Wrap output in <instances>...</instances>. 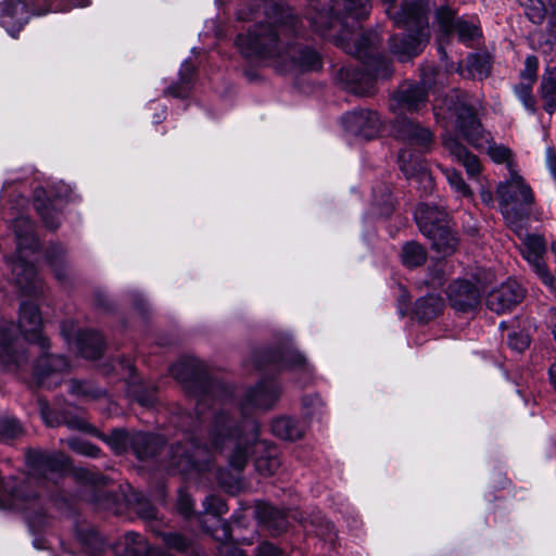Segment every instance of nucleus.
Listing matches in <instances>:
<instances>
[{
	"label": "nucleus",
	"instance_id": "nucleus-1",
	"mask_svg": "<svg viewBox=\"0 0 556 556\" xmlns=\"http://www.w3.org/2000/svg\"><path fill=\"white\" fill-rule=\"evenodd\" d=\"M208 441L211 448L194 441L172 446L169 466L184 475L203 471L208 469L212 450L223 451L225 447L230 448L229 464L237 470L244 468L252 453L262 454L255 458V468L261 475L271 476L280 466L276 447L258 440V426L254 421H245L237 429L228 416L217 414L208 430Z\"/></svg>",
	"mask_w": 556,
	"mask_h": 556
},
{
	"label": "nucleus",
	"instance_id": "nucleus-2",
	"mask_svg": "<svg viewBox=\"0 0 556 556\" xmlns=\"http://www.w3.org/2000/svg\"><path fill=\"white\" fill-rule=\"evenodd\" d=\"M263 9L264 20L237 38L236 45L242 55L269 61L283 72L320 68V58L315 50L290 45L298 30L291 10L274 0L270 4L264 2Z\"/></svg>",
	"mask_w": 556,
	"mask_h": 556
},
{
	"label": "nucleus",
	"instance_id": "nucleus-3",
	"mask_svg": "<svg viewBox=\"0 0 556 556\" xmlns=\"http://www.w3.org/2000/svg\"><path fill=\"white\" fill-rule=\"evenodd\" d=\"M329 10L315 8L308 18L312 27L321 36L333 40L349 53L361 54L366 45L358 42L361 33L348 28V18L359 21L368 14L367 0H358L359 10L355 9L354 0H330Z\"/></svg>",
	"mask_w": 556,
	"mask_h": 556
},
{
	"label": "nucleus",
	"instance_id": "nucleus-4",
	"mask_svg": "<svg viewBox=\"0 0 556 556\" xmlns=\"http://www.w3.org/2000/svg\"><path fill=\"white\" fill-rule=\"evenodd\" d=\"M387 8V13L393 18L399 27L407 30L403 38L391 39V50L401 60L406 61L416 56L422 46L429 40L430 33L428 22L422 7L418 3L405 4L401 12L391 15V5L395 0H381Z\"/></svg>",
	"mask_w": 556,
	"mask_h": 556
},
{
	"label": "nucleus",
	"instance_id": "nucleus-5",
	"mask_svg": "<svg viewBox=\"0 0 556 556\" xmlns=\"http://www.w3.org/2000/svg\"><path fill=\"white\" fill-rule=\"evenodd\" d=\"M451 116H455L456 129L472 147L485 150L496 163L509 162L511 152L502 144H495L488 132L481 127L472 106L459 101L448 108Z\"/></svg>",
	"mask_w": 556,
	"mask_h": 556
},
{
	"label": "nucleus",
	"instance_id": "nucleus-6",
	"mask_svg": "<svg viewBox=\"0 0 556 556\" xmlns=\"http://www.w3.org/2000/svg\"><path fill=\"white\" fill-rule=\"evenodd\" d=\"M13 229L17 244L16 257L11 265L13 279L25 291H31L35 286L36 269L30 256L38 249V240L31 223L24 215L15 218Z\"/></svg>",
	"mask_w": 556,
	"mask_h": 556
},
{
	"label": "nucleus",
	"instance_id": "nucleus-7",
	"mask_svg": "<svg viewBox=\"0 0 556 556\" xmlns=\"http://www.w3.org/2000/svg\"><path fill=\"white\" fill-rule=\"evenodd\" d=\"M22 180L23 178L18 174H12L4 180L1 194V197L9 203L18 207L31 205L33 208H47V206L49 204H53L54 201L70 202L76 197L75 191L70 185L59 181L51 187L49 194L41 187L35 188L33 192V200L29 202V200L25 199V197L20 193L15 198V186Z\"/></svg>",
	"mask_w": 556,
	"mask_h": 556
},
{
	"label": "nucleus",
	"instance_id": "nucleus-8",
	"mask_svg": "<svg viewBox=\"0 0 556 556\" xmlns=\"http://www.w3.org/2000/svg\"><path fill=\"white\" fill-rule=\"evenodd\" d=\"M60 4L61 0H3L0 2V26L15 37L31 14L41 15L49 10L63 11L56 8Z\"/></svg>",
	"mask_w": 556,
	"mask_h": 556
},
{
	"label": "nucleus",
	"instance_id": "nucleus-9",
	"mask_svg": "<svg viewBox=\"0 0 556 556\" xmlns=\"http://www.w3.org/2000/svg\"><path fill=\"white\" fill-rule=\"evenodd\" d=\"M415 220L438 253L447 256L456 251L458 239L443 211H416Z\"/></svg>",
	"mask_w": 556,
	"mask_h": 556
},
{
	"label": "nucleus",
	"instance_id": "nucleus-10",
	"mask_svg": "<svg viewBox=\"0 0 556 556\" xmlns=\"http://www.w3.org/2000/svg\"><path fill=\"white\" fill-rule=\"evenodd\" d=\"M520 252L542 283L549 290L555 291L556 278L544 260L546 253V241L544 237L526 233L522 238Z\"/></svg>",
	"mask_w": 556,
	"mask_h": 556
},
{
	"label": "nucleus",
	"instance_id": "nucleus-11",
	"mask_svg": "<svg viewBox=\"0 0 556 556\" xmlns=\"http://www.w3.org/2000/svg\"><path fill=\"white\" fill-rule=\"evenodd\" d=\"M399 139L406 144L416 148L419 152H427L433 146V134L407 117L399 116L393 125Z\"/></svg>",
	"mask_w": 556,
	"mask_h": 556
},
{
	"label": "nucleus",
	"instance_id": "nucleus-12",
	"mask_svg": "<svg viewBox=\"0 0 556 556\" xmlns=\"http://www.w3.org/2000/svg\"><path fill=\"white\" fill-rule=\"evenodd\" d=\"M342 125L348 132L366 139L375 138L381 129L379 115L369 110L346 113L342 117Z\"/></svg>",
	"mask_w": 556,
	"mask_h": 556
},
{
	"label": "nucleus",
	"instance_id": "nucleus-13",
	"mask_svg": "<svg viewBox=\"0 0 556 556\" xmlns=\"http://www.w3.org/2000/svg\"><path fill=\"white\" fill-rule=\"evenodd\" d=\"M13 329L11 323L0 321V365L5 369L21 368L25 364V351L12 334Z\"/></svg>",
	"mask_w": 556,
	"mask_h": 556
},
{
	"label": "nucleus",
	"instance_id": "nucleus-14",
	"mask_svg": "<svg viewBox=\"0 0 556 556\" xmlns=\"http://www.w3.org/2000/svg\"><path fill=\"white\" fill-rule=\"evenodd\" d=\"M523 298L521 286L515 280H507L488 294L486 305L491 311L503 314L513 309Z\"/></svg>",
	"mask_w": 556,
	"mask_h": 556
},
{
	"label": "nucleus",
	"instance_id": "nucleus-15",
	"mask_svg": "<svg viewBox=\"0 0 556 556\" xmlns=\"http://www.w3.org/2000/svg\"><path fill=\"white\" fill-rule=\"evenodd\" d=\"M18 327L26 340L37 342L42 351L48 348V340L41 334L42 319L37 305L21 304Z\"/></svg>",
	"mask_w": 556,
	"mask_h": 556
},
{
	"label": "nucleus",
	"instance_id": "nucleus-16",
	"mask_svg": "<svg viewBox=\"0 0 556 556\" xmlns=\"http://www.w3.org/2000/svg\"><path fill=\"white\" fill-rule=\"evenodd\" d=\"M68 369V362L60 355L43 354L37 361L34 376L40 386L52 387L60 383L59 374Z\"/></svg>",
	"mask_w": 556,
	"mask_h": 556
},
{
	"label": "nucleus",
	"instance_id": "nucleus-17",
	"mask_svg": "<svg viewBox=\"0 0 556 556\" xmlns=\"http://www.w3.org/2000/svg\"><path fill=\"white\" fill-rule=\"evenodd\" d=\"M33 470L47 478L54 473H62L70 467L68 458L60 452L43 453L33 452L27 456Z\"/></svg>",
	"mask_w": 556,
	"mask_h": 556
},
{
	"label": "nucleus",
	"instance_id": "nucleus-18",
	"mask_svg": "<svg viewBox=\"0 0 556 556\" xmlns=\"http://www.w3.org/2000/svg\"><path fill=\"white\" fill-rule=\"evenodd\" d=\"M279 397V388L273 380H262L248 391L243 403V409L270 408Z\"/></svg>",
	"mask_w": 556,
	"mask_h": 556
},
{
	"label": "nucleus",
	"instance_id": "nucleus-19",
	"mask_svg": "<svg viewBox=\"0 0 556 556\" xmlns=\"http://www.w3.org/2000/svg\"><path fill=\"white\" fill-rule=\"evenodd\" d=\"M447 298L455 309L469 311L478 305L480 295L475 285L467 280H457L448 286Z\"/></svg>",
	"mask_w": 556,
	"mask_h": 556
},
{
	"label": "nucleus",
	"instance_id": "nucleus-20",
	"mask_svg": "<svg viewBox=\"0 0 556 556\" xmlns=\"http://www.w3.org/2000/svg\"><path fill=\"white\" fill-rule=\"evenodd\" d=\"M392 109L408 112H418L426 105L427 93L425 89L417 85H403L393 96Z\"/></svg>",
	"mask_w": 556,
	"mask_h": 556
},
{
	"label": "nucleus",
	"instance_id": "nucleus-21",
	"mask_svg": "<svg viewBox=\"0 0 556 556\" xmlns=\"http://www.w3.org/2000/svg\"><path fill=\"white\" fill-rule=\"evenodd\" d=\"M497 194L505 205H532L534 203L532 190L520 177H514L509 182L500 185Z\"/></svg>",
	"mask_w": 556,
	"mask_h": 556
},
{
	"label": "nucleus",
	"instance_id": "nucleus-22",
	"mask_svg": "<svg viewBox=\"0 0 556 556\" xmlns=\"http://www.w3.org/2000/svg\"><path fill=\"white\" fill-rule=\"evenodd\" d=\"M444 148L458 161L467 170L470 177H473L480 173V162L476 155L469 153L467 149L454 137H443Z\"/></svg>",
	"mask_w": 556,
	"mask_h": 556
},
{
	"label": "nucleus",
	"instance_id": "nucleus-23",
	"mask_svg": "<svg viewBox=\"0 0 556 556\" xmlns=\"http://www.w3.org/2000/svg\"><path fill=\"white\" fill-rule=\"evenodd\" d=\"M399 162L401 170L408 179H417L427 187L432 186V177L428 173L426 165L419 157H414L409 152L403 150L400 152Z\"/></svg>",
	"mask_w": 556,
	"mask_h": 556
},
{
	"label": "nucleus",
	"instance_id": "nucleus-24",
	"mask_svg": "<svg viewBox=\"0 0 556 556\" xmlns=\"http://www.w3.org/2000/svg\"><path fill=\"white\" fill-rule=\"evenodd\" d=\"M117 556H156L147 541L135 532H127L115 546Z\"/></svg>",
	"mask_w": 556,
	"mask_h": 556
},
{
	"label": "nucleus",
	"instance_id": "nucleus-25",
	"mask_svg": "<svg viewBox=\"0 0 556 556\" xmlns=\"http://www.w3.org/2000/svg\"><path fill=\"white\" fill-rule=\"evenodd\" d=\"M170 374L175 379L185 383L191 389V386L199 384L202 380L200 363L194 358H186L177 362L170 367Z\"/></svg>",
	"mask_w": 556,
	"mask_h": 556
},
{
	"label": "nucleus",
	"instance_id": "nucleus-26",
	"mask_svg": "<svg viewBox=\"0 0 556 556\" xmlns=\"http://www.w3.org/2000/svg\"><path fill=\"white\" fill-rule=\"evenodd\" d=\"M162 445L163 440L159 435L143 432L131 434L130 447L140 459L154 456Z\"/></svg>",
	"mask_w": 556,
	"mask_h": 556
},
{
	"label": "nucleus",
	"instance_id": "nucleus-27",
	"mask_svg": "<svg viewBox=\"0 0 556 556\" xmlns=\"http://www.w3.org/2000/svg\"><path fill=\"white\" fill-rule=\"evenodd\" d=\"M75 346L77 351L89 359H96L103 352V340L100 333L96 331L79 332L75 338Z\"/></svg>",
	"mask_w": 556,
	"mask_h": 556
},
{
	"label": "nucleus",
	"instance_id": "nucleus-28",
	"mask_svg": "<svg viewBox=\"0 0 556 556\" xmlns=\"http://www.w3.org/2000/svg\"><path fill=\"white\" fill-rule=\"evenodd\" d=\"M271 431L278 438L294 441L303 437L305 428L293 418L280 417L273 421Z\"/></svg>",
	"mask_w": 556,
	"mask_h": 556
},
{
	"label": "nucleus",
	"instance_id": "nucleus-29",
	"mask_svg": "<svg viewBox=\"0 0 556 556\" xmlns=\"http://www.w3.org/2000/svg\"><path fill=\"white\" fill-rule=\"evenodd\" d=\"M543 108L547 113L556 109V68L547 67L542 76L540 87Z\"/></svg>",
	"mask_w": 556,
	"mask_h": 556
},
{
	"label": "nucleus",
	"instance_id": "nucleus-30",
	"mask_svg": "<svg viewBox=\"0 0 556 556\" xmlns=\"http://www.w3.org/2000/svg\"><path fill=\"white\" fill-rule=\"evenodd\" d=\"M442 307L443 302L440 296L428 294L416 302L414 313L418 319L426 321L437 317Z\"/></svg>",
	"mask_w": 556,
	"mask_h": 556
},
{
	"label": "nucleus",
	"instance_id": "nucleus-31",
	"mask_svg": "<svg viewBox=\"0 0 556 556\" xmlns=\"http://www.w3.org/2000/svg\"><path fill=\"white\" fill-rule=\"evenodd\" d=\"M203 505L205 513L211 514L215 518V521L222 526L223 535L217 539L227 541L229 539L228 526L217 518L227 511L225 502L218 496L210 495L204 500Z\"/></svg>",
	"mask_w": 556,
	"mask_h": 556
},
{
	"label": "nucleus",
	"instance_id": "nucleus-32",
	"mask_svg": "<svg viewBox=\"0 0 556 556\" xmlns=\"http://www.w3.org/2000/svg\"><path fill=\"white\" fill-rule=\"evenodd\" d=\"M427 260V252L420 244L408 242L402 250V262L407 267H417L422 265Z\"/></svg>",
	"mask_w": 556,
	"mask_h": 556
},
{
	"label": "nucleus",
	"instance_id": "nucleus-33",
	"mask_svg": "<svg viewBox=\"0 0 556 556\" xmlns=\"http://www.w3.org/2000/svg\"><path fill=\"white\" fill-rule=\"evenodd\" d=\"M194 72L193 65L189 61L181 64L179 71V84L172 86L166 90V93L176 98H184L188 93V85L191 81Z\"/></svg>",
	"mask_w": 556,
	"mask_h": 556
},
{
	"label": "nucleus",
	"instance_id": "nucleus-34",
	"mask_svg": "<svg viewBox=\"0 0 556 556\" xmlns=\"http://www.w3.org/2000/svg\"><path fill=\"white\" fill-rule=\"evenodd\" d=\"M116 454H122L130 447L131 434L122 429H115L102 438Z\"/></svg>",
	"mask_w": 556,
	"mask_h": 556
},
{
	"label": "nucleus",
	"instance_id": "nucleus-35",
	"mask_svg": "<svg viewBox=\"0 0 556 556\" xmlns=\"http://www.w3.org/2000/svg\"><path fill=\"white\" fill-rule=\"evenodd\" d=\"M273 361L277 362L276 356H273ZM306 366L307 364L305 357L295 351H288L287 353L280 355L277 365L279 369H306Z\"/></svg>",
	"mask_w": 556,
	"mask_h": 556
},
{
	"label": "nucleus",
	"instance_id": "nucleus-36",
	"mask_svg": "<svg viewBox=\"0 0 556 556\" xmlns=\"http://www.w3.org/2000/svg\"><path fill=\"white\" fill-rule=\"evenodd\" d=\"M525 9L526 15L534 24H541L545 17L546 9L542 0H518Z\"/></svg>",
	"mask_w": 556,
	"mask_h": 556
},
{
	"label": "nucleus",
	"instance_id": "nucleus-37",
	"mask_svg": "<svg viewBox=\"0 0 556 556\" xmlns=\"http://www.w3.org/2000/svg\"><path fill=\"white\" fill-rule=\"evenodd\" d=\"M454 30L457 33L458 39L468 42L480 36L478 26L473 22L458 18Z\"/></svg>",
	"mask_w": 556,
	"mask_h": 556
},
{
	"label": "nucleus",
	"instance_id": "nucleus-38",
	"mask_svg": "<svg viewBox=\"0 0 556 556\" xmlns=\"http://www.w3.org/2000/svg\"><path fill=\"white\" fill-rule=\"evenodd\" d=\"M444 175L450 184V186L462 197H469L471 191L469 187L464 181L462 175L455 169H445Z\"/></svg>",
	"mask_w": 556,
	"mask_h": 556
},
{
	"label": "nucleus",
	"instance_id": "nucleus-39",
	"mask_svg": "<svg viewBox=\"0 0 556 556\" xmlns=\"http://www.w3.org/2000/svg\"><path fill=\"white\" fill-rule=\"evenodd\" d=\"M525 211H503V216L507 225L518 235L522 236L526 229Z\"/></svg>",
	"mask_w": 556,
	"mask_h": 556
},
{
	"label": "nucleus",
	"instance_id": "nucleus-40",
	"mask_svg": "<svg viewBox=\"0 0 556 556\" xmlns=\"http://www.w3.org/2000/svg\"><path fill=\"white\" fill-rule=\"evenodd\" d=\"M437 20L441 30L445 35H450L452 31H454L457 20H455V14L452 9L444 7L438 10Z\"/></svg>",
	"mask_w": 556,
	"mask_h": 556
},
{
	"label": "nucleus",
	"instance_id": "nucleus-41",
	"mask_svg": "<svg viewBox=\"0 0 556 556\" xmlns=\"http://www.w3.org/2000/svg\"><path fill=\"white\" fill-rule=\"evenodd\" d=\"M515 92L523 106L531 113L535 111V100L532 96V84L520 83L515 88Z\"/></svg>",
	"mask_w": 556,
	"mask_h": 556
},
{
	"label": "nucleus",
	"instance_id": "nucleus-42",
	"mask_svg": "<svg viewBox=\"0 0 556 556\" xmlns=\"http://www.w3.org/2000/svg\"><path fill=\"white\" fill-rule=\"evenodd\" d=\"M162 536L166 546L178 552H185L190 545L189 540L178 533H165Z\"/></svg>",
	"mask_w": 556,
	"mask_h": 556
},
{
	"label": "nucleus",
	"instance_id": "nucleus-43",
	"mask_svg": "<svg viewBox=\"0 0 556 556\" xmlns=\"http://www.w3.org/2000/svg\"><path fill=\"white\" fill-rule=\"evenodd\" d=\"M68 445L74 452L89 457H97L100 452L97 446L83 440H71Z\"/></svg>",
	"mask_w": 556,
	"mask_h": 556
},
{
	"label": "nucleus",
	"instance_id": "nucleus-44",
	"mask_svg": "<svg viewBox=\"0 0 556 556\" xmlns=\"http://www.w3.org/2000/svg\"><path fill=\"white\" fill-rule=\"evenodd\" d=\"M22 432L16 419L5 418L0 420V434L5 439H14Z\"/></svg>",
	"mask_w": 556,
	"mask_h": 556
},
{
	"label": "nucleus",
	"instance_id": "nucleus-45",
	"mask_svg": "<svg viewBox=\"0 0 556 556\" xmlns=\"http://www.w3.org/2000/svg\"><path fill=\"white\" fill-rule=\"evenodd\" d=\"M134 509L142 519L152 520L156 517L155 507L144 497L137 498Z\"/></svg>",
	"mask_w": 556,
	"mask_h": 556
},
{
	"label": "nucleus",
	"instance_id": "nucleus-46",
	"mask_svg": "<svg viewBox=\"0 0 556 556\" xmlns=\"http://www.w3.org/2000/svg\"><path fill=\"white\" fill-rule=\"evenodd\" d=\"M538 65L539 62L535 56L530 55L526 59L525 70L521 72V78L523 80L522 83L532 84L535 80Z\"/></svg>",
	"mask_w": 556,
	"mask_h": 556
},
{
	"label": "nucleus",
	"instance_id": "nucleus-47",
	"mask_svg": "<svg viewBox=\"0 0 556 556\" xmlns=\"http://www.w3.org/2000/svg\"><path fill=\"white\" fill-rule=\"evenodd\" d=\"M508 344L513 350L522 352L529 346L530 339L529 336L526 333L514 332L508 336Z\"/></svg>",
	"mask_w": 556,
	"mask_h": 556
},
{
	"label": "nucleus",
	"instance_id": "nucleus-48",
	"mask_svg": "<svg viewBox=\"0 0 556 556\" xmlns=\"http://www.w3.org/2000/svg\"><path fill=\"white\" fill-rule=\"evenodd\" d=\"M545 14H547V42L549 45H556V3L553 4Z\"/></svg>",
	"mask_w": 556,
	"mask_h": 556
},
{
	"label": "nucleus",
	"instance_id": "nucleus-49",
	"mask_svg": "<svg viewBox=\"0 0 556 556\" xmlns=\"http://www.w3.org/2000/svg\"><path fill=\"white\" fill-rule=\"evenodd\" d=\"M177 507L185 516H189L193 509V502L191 497L184 491L179 492Z\"/></svg>",
	"mask_w": 556,
	"mask_h": 556
},
{
	"label": "nucleus",
	"instance_id": "nucleus-50",
	"mask_svg": "<svg viewBox=\"0 0 556 556\" xmlns=\"http://www.w3.org/2000/svg\"><path fill=\"white\" fill-rule=\"evenodd\" d=\"M256 556H281L280 549L274 544L264 542L255 549Z\"/></svg>",
	"mask_w": 556,
	"mask_h": 556
},
{
	"label": "nucleus",
	"instance_id": "nucleus-51",
	"mask_svg": "<svg viewBox=\"0 0 556 556\" xmlns=\"http://www.w3.org/2000/svg\"><path fill=\"white\" fill-rule=\"evenodd\" d=\"M468 67L471 72L478 73L480 77L488 74V68L483 64H478L477 58H470L468 61Z\"/></svg>",
	"mask_w": 556,
	"mask_h": 556
},
{
	"label": "nucleus",
	"instance_id": "nucleus-52",
	"mask_svg": "<svg viewBox=\"0 0 556 556\" xmlns=\"http://www.w3.org/2000/svg\"><path fill=\"white\" fill-rule=\"evenodd\" d=\"M90 0H61V4L58 5V9L70 10L76 7H86L89 4Z\"/></svg>",
	"mask_w": 556,
	"mask_h": 556
},
{
	"label": "nucleus",
	"instance_id": "nucleus-53",
	"mask_svg": "<svg viewBox=\"0 0 556 556\" xmlns=\"http://www.w3.org/2000/svg\"><path fill=\"white\" fill-rule=\"evenodd\" d=\"M546 162L549 170L556 177V153L552 148L546 150Z\"/></svg>",
	"mask_w": 556,
	"mask_h": 556
},
{
	"label": "nucleus",
	"instance_id": "nucleus-54",
	"mask_svg": "<svg viewBox=\"0 0 556 556\" xmlns=\"http://www.w3.org/2000/svg\"><path fill=\"white\" fill-rule=\"evenodd\" d=\"M443 271L442 269H435V273L431 277L430 280L427 281L428 285H430L433 288L441 287L443 285Z\"/></svg>",
	"mask_w": 556,
	"mask_h": 556
},
{
	"label": "nucleus",
	"instance_id": "nucleus-55",
	"mask_svg": "<svg viewBox=\"0 0 556 556\" xmlns=\"http://www.w3.org/2000/svg\"><path fill=\"white\" fill-rule=\"evenodd\" d=\"M376 205H378V206H395V205H399V203H396L394 201V198L391 194V192L389 190H387V192L383 194L382 199L380 201L376 202Z\"/></svg>",
	"mask_w": 556,
	"mask_h": 556
},
{
	"label": "nucleus",
	"instance_id": "nucleus-56",
	"mask_svg": "<svg viewBox=\"0 0 556 556\" xmlns=\"http://www.w3.org/2000/svg\"><path fill=\"white\" fill-rule=\"evenodd\" d=\"M45 214L42 215V219L45 220L47 227L51 228V229H54L58 227V224L56 223H52L50 222V218L51 219H54V215L58 211H43Z\"/></svg>",
	"mask_w": 556,
	"mask_h": 556
},
{
	"label": "nucleus",
	"instance_id": "nucleus-57",
	"mask_svg": "<svg viewBox=\"0 0 556 556\" xmlns=\"http://www.w3.org/2000/svg\"><path fill=\"white\" fill-rule=\"evenodd\" d=\"M391 74L392 70L389 63H383V67L375 72V76L381 78H388L389 76H391Z\"/></svg>",
	"mask_w": 556,
	"mask_h": 556
},
{
	"label": "nucleus",
	"instance_id": "nucleus-58",
	"mask_svg": "<svg viewBox=\"0 0 556 556\" xmlns=\"http://www.w3.org/2000/svg\"><path fill=\"white\" fill-rule=\"evenodd\" d=\"M138 402L146 407L152 406L154 403V397L152 394L150 395H138L137 397Z\"/></svg>",
	"mask_w": 556,
	"mask_h": 556
},
{
	"label": "nucleus",
	"instance_id": "nucleus-59",
	"mask_svg": "<svg viewBox=\"0 0 556 556\" xmlns=\"http://www.w3.org/2000/svg\"><path fill=\"white\" fill-rule=\"evenodd\" d=\"M370 88H371V86H367L366 88H363V87H359V86H354V85L349 86V89L352 92H354L356 94H361V96L369 93L370 92Z\"/></svg>",
	"mask_w": 556,
	"mask_h": 556
},
{
	"label": "nucleus",
	"instance_id": "nucleus-60",
	"mask_svg": "<svg viewBox=\"0 0 556 556\" xmlns=\"http://www.w3.org/2000/svg\"><path fill=\"white\" fill-rule=\"evenodd\" d=\"M208 396L207 395H202L199 400H198V403H197V413L198 415H203V407L204 405L208 402Z\"/></svg>",
	"mask_w": 556,
	"mask_h": 556
},
{
	"label": "nucleus",
	"instance_id": "nucleus-61",
	"mask_svg": "<svg viewBox=\"0 0 556 556\" xmlns=\"http://www.w3.org/2000/svg\"><path fill=\"white\" fill-rule=\"evenodd\" d=\"M62 334L64 336L68 343L72 342V334L67 332L65 326L62 327Z\"/></svg>",
	"mask_w": 556,
	"mask_h": 556
},
{
	"label": "nucleus",
	"instance_id": "nucleus-62",
	"mask_svg": "<svg viewBox=\"0 0 556 556\" xmlns=\"http://www.w3.org/2000/svg\"><path fill=\"white\" fill-rule=\"evenodd\" d=\"M238 18H239V20H243V21H244V20H249V18H250V16H249V14H248V13H245L243 10H240V11L238 12Z\"/></svg>",
	"mask_w": 556,
	"mask_h": 556
},
{
	"label": "nucleus",
	"instance_id": "nucleus-63",
	"mask_svg": "<svg viewBox=\"0 0 556 556\" xmlns=\"http://www.w3.org/2000/svg\"><path fill=\"white\" fill-rule=\"evenodd\" d=\"M482 198H483V203H484L485 205H488V204H489V202H490V200H491V194H490V193H488V194L482 193Z\"/></svg>",
	"mask_w": 556,
	"mask_h": 556
},
{
	"label": "nucleus",
	"instance_id": "nucleus-64",
	"mask_svg": "<svg viewBox=\"0 0 556 556\" xmlns=\"http://www.w3.org/2000/svg\"><path fill=\"white\" fill-rule=\"evenodd\" d=\"M551 251L556 256V241H553L551 244Z\"/></svg>",
	"mask_w": 556,
	"mask_h": 556
}]
</instances>
